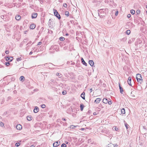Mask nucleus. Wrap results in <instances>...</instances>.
I'll return each instance as SVG.
<instances>
[{"label":"nucleus","instance_id":"nucleus-22","mask_svg":"<svg viewBox=\"0 0 147 147\" xmlns=\"http://www.w3.org/2000/svg\"><path fill=\"white\" fill-rule=\"evenodd\" d=\"M121 113L123 114H124L125 113V110L124 108L122 109L121 110Z\"/></svg>","mask_w":147,"mask_h":147},{"label":"nucleus","instance_id":"nucleus-53","mask_svg":"<svg viewBox=\"0 0 147 147\" xmlns=\"http://www.w3.org/2000/svg\"><path fill=\"white\" fill-rule=\"evenodd\" d=\"M33 53V52H32V51H31L30 53H29V55H32Z\"/></svg>","mask_w":147,"mask_h":147},{"label":"nucleus","instance_id":"nucleus-55","mask_svg":"<svg viewBox=\"0 0 147 147\" xmlns=\"http://www.w3.org/2000/svg\"><path fill=\"white\" fill-rule=\"evenodd\" d=\"M41 74H42V75H44V74H45V73H44V72H41Z\"/></svg>","mask_w":147,"mask_h":147},{"label":"nucleus","instance_id":"nucleus-39","mask_svg":"<svg viewBox=\"0 0 147 147\" xmlns=\"http://www.w3.org/2000/svg\"><path fill=\"white\" fill-rule=\"evenodd\" d=\"M22 60V58L21 57H20V58H17L16 60L17 61H21Z\"/></svg>","mask_w":147,"mask_h":147},{"label":"nucleus","instance_id":"nucleus-7","mask_svg":"<svg viewBox=\"0 0 147 147\" xmlns=\"http://www.w3.org/2000/svg\"><path fill=\"white\" fill-rule=\"evenodd\" d=\"M37 16V13H32V19L36 18Z\"/></svg>","mask_w":147,"mask_h":147},{"label":"nucleus","instance_id":"nucleus-12","mask_svg":"<svg viewBox=\"0 0 147 147\" xmlns=\"http://www.w3.org/2000/svg\"><path fill=\"white\" fill-rule=\"evenodd\" d=\"M119 88L120 92L121 94L123 93V90L121 85L119 84Z\"/></svg>","mask_w":147,"mask_h":147},{"label":"nucleus","instance_id":"nucleus-34","mask_svg":"<svg viewBox=\"0 0 147 147\" xmlns=\"http://www.w3.org/2000/svg\"><path fill=\"white\" fill-rule=\"evenodd\" d=\"M20 145V143H17L15 144V146L17 147L19 146Z\"/></svg>","mask_w":147,"mask_h":147},{"label":"nucleus","instance_id":"nucleus-40","mask_svg":"<svg viewBox=\"0 0 147 147\" xmlns=\"http://www.w3.org/2000/svg\"><path fill=\"white\" fill-rule=\"evenodd\" d=\"M140 10L138 9V10H137L136 11V13H137V14H139L140 13Z\"/></svg>","mask_w":147,"mask_h":147},{"label":"nucleus","instance_id":"nucleus-8","mask_svg":"<svg viewBox=\"0 0 147 147\" xmlns=\"http://www.w3.org/2000/svg\"><path fill=\"white\" fill-rule=\"evenodd\" d=\"M21 18L20 16L19 15H16L15 17V18L17 20H19Z\"/></svg>","mask_w":147,"mask_h":147},{"label":"nucleus","instance_id":"nucleus-15","mask_svg":"<svg viewBox=\"0 0 147 147\" xmlns=\"http://www.w3.org/2000/svg\"><path fill=\"white\" fill-rule=\"evenodd\" d=\"M35 26H36L35 24H32L30 25V28L31 29H33L35 28Z\"/></svg>","mask_w":147,"mask_h":147},{"label":"nucleus","instance_id":"nucleus-32","mask_svg":"<svg viewBox=\"0 0 147 147\" xmlns=\"http://www.w3.org/2000/svg\"><path fill=\"white\" fill-rule=\"evenodd\" d=\"M66 145L65 144H63L61 145V147H66Z\"/></svg>","mask_w":147,"mask_h":147},{"label":"nucleus","instance_id":"nucleus-52","mask_svg":"<svg viewBox=\"0 0 147 147\" xmlns=\"http://www.w3.org/2000/svg\"><path fill=\"white\" fill-rule=\"evenodd\" d=\"M62 120H63V121H66V119H65V118H63L62 119Z\"/></svg>","mask_w":147,"mask_h":147},{"label":"nucleus","instance_id":"nucleus-59","mask_svg":"<svg viewBox=\"0 0 147 147\" xmlns=\"http://www.w3.org/2000/svg\"><path fill=\"white\" fill-rule=\"evenodd\" d=\"M66 35V36H68L69 35V34L68 33H66V34H65Z\"/></svg>","mask_w":147,"mask_h":147},{"label":"nucleus","instance_id":"nucleus-60","mask_svg":"<svg viewBox=\"0 0 147 147\" xmlns=\"http://www.w3.org/2000/svg\"><path fill=\"white\" fill-rule=\"evenodd\" d=\"M92 88H91V89H90V92H91L92 91Z\"/></svg>","mask_w":147,"mask_h":147},{"label":"nucleus","instance_id":"nucleus-27","mask_svg":"<svg viewBox=\"0 0 147 147\" xmlns=\"http://www.w3.org/2000/svg\"><path fill=\"white\" fill-rule=\"evenodd\" d=\"M65 38L63 37H61L59 39L61 41H63L64 40Z\"/></svg>","mask_w":147,"mask_h":147},{"label":"nucleus","instance_id":"nucleus-1","mask_svg":"<svg viewBox=\"0 0 147 147\" xmlns=\"http://www.w3.org/2000/svg\"><path fill=\"white\" fill-rule=\"evenodd\" d=\"M136 78L137 81L141 84L143 82V79L141 75L140 74H138L136 75Z\"/></svg>","mask_w":147,"mask_h":147},{"label":"nucleus","instance_id":"nucleus-6","mask_svg":"<svg viewBox=\"0 0 147 147\" xmlns=\"http://www.w3.org/2000/svg\"><path fill=\"white\" fill-rule=\"evenodd\" d=\"M51 65H52V63H45L44 65H42V66L43 67L44 66H45L46 68H47L49 67Z\"/></svg>","mask_w":147,"mask_h":147},{"label":"nucleus","instance_id":"nucleus-26","mask_svg":"<svg viewBox=\"0 0 147 147\" xmlns=\"http://www.w3.org/2000/svg\"><path fill=\"white\" fill-rule=\"evenodd\" d=\"M130 11L131 13L133 15L135 13V11L133 9L131 10Z\"/></svg>","mask_w":147,"mask_h":147},{"label":"nucleus","instance_id":"nucleus-51","mask_svg":"<svg viewBox=\"0 0 147 147\" xmlns=\"http://www.w3.org/2000/svg\"><path fill=\"white\" fill-rule=\"evenodd\" d=\"M51 82H53V83L55 82V81L53 80H51Z\"/></svg>","mask_w":147,"mask_h":147},{"label":"nucleus","instance_id":"nucleus-45","mask_svg":"<svg viewBox=\"0 0 147 147\" xmlns=\"http://www.w3.org/2000/svg\"><path fill=\"white\" fill-rule=\"evenodd\" d=\"M118 11H116V13H115V15L116 16H117L118 15Z\"/></svg>","mask_w":147,"mask_h":147},{"label":"nucleus","instance_id":"nucleus-56","mask_svg":"<svg viewBox=\"0 0 147 147\" xmlns=\"http://www.w3.org/2000/svg\"><path fill=\"white\" fill-rule=\"evenodd\" d=\"M30 147H35V146L34 145H32Z\"/></svg>","mask_w":147,"mask_h":147},{"label":"nucleus","instance_id":"nucleus-35","mask_svg":"<svg viewBox=\"0 0 147 147\" xmlns=\"http://www.w3.org/2000/svg\"><path fill=\"white\" fill-rule=\"evenodd\" d=\"M41 107L42 108H44L46 107V106L44 104H43L41 105Z\"/></svg>","mask_w":147,"mask_h":147},{"label":"nucleus","instance_id":"nucleus-14","mask_svg":"<svg viewBox=\"0 0 147 147\" xmlns=\"http://www.w3.org/2000/svg\"><path fill=\"white\" fill-rule=\"evenodd\" d=\"M81 62L83 65H84L86 66H87V64L85 61L84 59L82 58L81 59Z\"/></svg>","mask_w":147,"mask_h":147},{"label":"nucleus","instance_id":"nucleus-62","mask_svg":"<svg viewBox=\"0 0 147 147\" xmlns=\"http://www.w3.org/2000/svg\"><path fill=\"white\" fill-rule=\"evenodd\" d=\"M115 130H117V128H115Z\"/></svg>","mask_w":147,"mask_h":147},{"label":"nucleus","instance_id":"nucleus-18","mask_svg":"<svg viewBox=\"0 0 147 147\" xmlns=\"http://www.w3.org/2000/svg\"><path fill=\"white\" fill-rule=\"evenodd\" d=\"M85 94V93L84 92H83L81 95V97L84 100L85 99V98L84 96V95Z\"/></svg>","mask_w":147,"mask_h":147},{"label":"nucleus","instance_id":"nucleus-50","mask_svg":"<svg viewBox=\"0 0 147 147\" xmlns=\"http://www.w3.org/2000/svg\"><path fill=\"white\" fill-rule=\"evenodd\" d=\"M11 80L12 81H14L15 80V78L13 77H12L11 78Z\"/></svg>","mask_w":147,"mask_h":147},{"label":"nucleus","instance_id":"nucleus-57","mask_svg":"<svg viewBox=\"0 0 147 147\" xmlns=\"http://www.w3.org/2000/svg\"><path fill=\"white\" fill-rule=\"evenodd\" d=\"M128 42L129 43H131V40H129Z\"/></svg>","mask_w":147,"mask_h":147},{"label":"nucleus","instance_id":"nucleus-37","mask_svg":"<svg viewBox=\"0 0 147 147\" xmlns=\"http://www.w3.org/2000/svg\"><path fill=\"white\" fill-rule=\"evenodd\" d=\"M10 63L9 62H6L5 64L7 66H8L10 65Z\"/></svg>","mask_w":147,"mask_h":147},{"label":"nucleus","instance_id":"nucleus-58","mask_svg":"<svg viewBox=\"0 0 147 147\" xmlns=\"http://www.w3.org/2000/svg\"><path fill=\"white\" fill-rule=\"evenodd\" d=\"M84 128H82L81 129L82 130H84Z\"/></svg>","mask_w":147,"mask_h":147},{"label":"nucleus","instance_id":"nucleus-11","mask_svg":"<svg viewBox=\"0 0 147 147\" xmlns=\"http://www.w3.org/2000/svg\"><path fill=\"white\" fill-rule=\"evenodd\" d=\"M101 100V99L100 98H96L94 101V102L96 104L98 103Z\"/></svg>","mask_w":147,"mask_h":147},{"label":"nucleus","instance_id":"nucleus-10","mask_svg":"<svg viewBox=\"0 0 147 147\" xmlns=\"http://www.w3.org/2000/svg\"><path fill=\"white\" fill-rule=\"evenodd\" d=\"M39 108L37 107H35L34 110V113H36L39 111Z\"/></svg>","mask_w":147,"mask_h":147},{"label":"nucleus","instance_id":"nucleus-36","mask_svg":"<svg viewBox=\"0 0 147 147\" xmlns=\"http://www.w3.org/2000/svg\"><path fill=\"white\" fill-rule=\"evenodd\" d=\"M63 6L64 7H65V8L67 7V4L66 3H64L63 4Z\"/></svg>","mask_w":147,"mask_h":147},{"label":"nucleus","instance_id":"nucleus-25","mask_svg":"<svg viewBox=\"0 0 147 147\" xmlns=\"http://www.w3.org/2000/svg\"><path fill=\"white\" fill-rule=\"evenodd\" d=\"M77 127V126H75L74 125H71L70 126V127L72 129H74L76 127Z\"/></svg>","mask_w":147,"mask_h":147},{"label":"nucleus","instance_id":"nucleus-30","mask_svg":"<svg viewBox=\"0 0 147 147\" xmlns=\"http://www.w3.org/2000/svg\"><path fill=\"white\" fill-rule=\"evenodd\" d=\"M28 40V39L27 38H26L24 40L23 42L24 43H26Z\"/></svg>","mask_w":147,"mask_h":147},{"label":"nucleus","instance_id":"nucleus-21","mask_svg":"<svg viewBox=\"0 0 147 147\" xmlns=\"http://www.w3.org/2000/svg\"><path fill=\"white\" fill-rule=\"evenodd\" d=\"M27 118L28 121H31L32 120V117L29 116H27Z\"/></svg>","mask_w":147,"mask_h":147},{"label":"nucleus","instance_id":"nucleus-48","mask_svg":"<svg viewBox=\"0 0 147 147\" xmlns=\"http://www.w3.org/2000/svg\"><path fill=\"white\" fill-rule=\"evenodd\" d=\"M11 99V97L10 96H9L7 98L8 100H10Z\"/></svg>","mask_w":147,"mask_h":147},{"label":"nucleus","instance_id":"nucleus-38","mask_svg":"<svg viewBox=\"0 0 147 147\" xmlns=\"http://www.w3.org/2000/svg\"><path fill=\"white\" fill-rule=\"evenodd\" d=\"M66 93L67 92L65 91H63L62 92V94L63 95L65 94H66Z\"/></svg>","mask_w":147,"mask_h":147},{"label":"nucleus","instance_id":"nucleus-61","mask_svg":"<svg viewBox=\"0 0 147 147\" xmlns=\"http://www.w3.org/2000/svg\"><path fill=\"white\" fill-rule=\"evenodd\" d=\"M51 20V19H50L49 20V24H50V22H50Z\"/></svg>","mask_w":147,"mask_h":147},{"label":"nucleus","instance_id":"nucleus-20","mask_svg":"<svg viewBox=\"0 0 147 147\" xmlns=\"http://www.w3.org/2000/svg\"><path fill=\"white\" fill-rule=\"evenodd\" d=\"M84 107V105H83V104H80V110L81 111H83Z\"/></svg>","mask_w":147,"mask_h":147},{"label":"nucleus","instance_id":"nucleus-64","mask_svg":"<svg viewBox=\"0 0 147 147\" xmlns=\"http://www.w3.org/2000/svg\"><path fill=\"white\" fill-rule=\"evenodd\" d=\"M39 1H42L41 0H38Z\"/></svg>","mask_w":147,"mask_h":147},{"label":"nucleus","instance_id":"nucleus-49","mask_svg":"<svg viewBox=\"0 0 147 147\" xmlns=\"http://www.w3.org/2000/svg\"><path fill=\"white\" fill-rule=\"evenodd\" d=\"M32 42L31 41H30L27 44H26V45H28V44H30V43H31Z\"/></svg>","mask_w":147,"mask_h":147},{"label":"nucleus","instance_id":"nucleus-2","mask_svg":"<svg viewBox=\"0 0 147 147\" xmlns=\"http://www.w3.org/2000/svg\"><path fill=\"white\" fill-rule=\"evenodd\" d=\"M98 11V15L100 18H102L103 16H105V13L104 12V9H101Z\"/></svg>","mask_w":147,"mask_h":147},{"label":"nucleus","instance_id":"nucleus-3","mask_svg":"<svg viewBox=\"0 0 147 147\" xmlns=\"http://www.w3.org/2000/svg\"><path fill=\"white\" fill-rule=\"evenodd\" d=\"M53 11L54 15L58 19L60 20L61 18V16L60 14L58 13L56 9H54Z\"/></svg>","mask_w":147,"mask_h":147},{"label":"nucleus","instance_id":"nucleus-31","mask_svg":"<svg viewBox=\"0 0 147 147\" xmlns=\"http://www.w3.org/2000/svg\"><path fill=\"white\" fill-rule=\"evenodd\" d=\"M56 75L57 76H59V78H61V76H60L61 75V74H60V73H57L56 74Z\"/></svg>","mask_w":147,"mask_h":147},{"label":"nucleus","instance_id":"nucleus-9","mask_svg":"<svg viewBox=\"0 0 147 147\" xmlns=\"http://www.w3.org/2000/svg\"><path fill=\"white\" fill-rule=\"evenodd\" d=\"M131 77H129L128 78V81H127V82H128V84L130 86H131Z\"/></svg>","mask_w":147,"mask_h":147},{"label":"nucleus","instance_id":"nucleus-44","mask_svg":"<svg viewBox=\"0 0 147 147\" xmlns=\"http://www.w3.org/2000/svg\"><path fill=\"white\" fill-rule=\"evenodd\" d=\"M108 103L109 105H111L112 103V102L111 101H108Z\"/></svg>","mask_w":147,"mask_h":147},{"label":"nucleus","instance_id":"nucleus-29","mask_svg":"<svg viewBox=\"0 0 147 147\" xmlns=\"http://www.w3.org/2000/svg\"><path fill=\"white\" fill-rule=\"evenodd\" d=\"M13 59L8 58V59H6V60L7 61H11Z\"/></svg>","mask_w":147,"mask_h":147},{"label":"nucleus","instance_id":"nucleus-54","mask_svg":"<svg viewBox=\"0 0 147 147\" xmlns=\"http://www.w3.org/2000/svg\"><path fill=\"white\" fill-rule=\"evenodd\" d=\"M93 114L94 115H96V112H94L93 113Z\"/></svg>","mask_w":147,"mask_h":147},{"label":"nucleus","instance_id":"nucleus-13","mask_svg":"<svg viewBox=\"0 0 147 147\" xmlns=\"http://www.w3.org/2000/svg\"><path fill=\"white\" fill-rule=\"evenodd\" d=\"M89 63L91 66H93L94 65V61L92 60H89Z\"/></svg>","mask_w":147,"mask_h":147},{"label":"nucleus","instance_id":"nucleus-47","mask_svg":"<svg viewBox=\"0 0 147 147\" xmlns=\"http://www.w3.org/2000/svg\"><path fill=\"white\" fill-rule=\"evenodd\" d=\"M72 115L74 117H75V116L76 115V114L75 113H73L72 114Z\"/></svg>","mask_w":147,"mask_h":147},{"label":"nucleus","instance_id":"nucleus-5","mask_svg":"<svg viewBox=\"0 0 147 147\" xmlns=\"http://www.w3.org/2000/svg\"><path fill=\"white\" fill-rule=\"evenodd\" d=\"M16 128L18 130H20L22 128V125L20 124H18L16 126Z\"/></svg>","mask_w":147,"mask_h":147},{"label":"nucleus","instance_id":"nucleus-24","mask_svg":"<svg viewBox=\"0 0 147 147\" xmlns=\"http://www.w3.org/2000/svg\"><path fill=\"white\" fill-rule=\"evenodd\" d=\"M126 33L127 34L129 35L130 33V31L129 30H128L126 31Z\"/></svg>","mask_w":147,"mask_h":147},{"label":"nucleus","instance_id":"nucleus-17","mask_svg":"<svg viewBox=\"0 0 147 147\" xmlns=\"http://www.w3.org/2000/svg\"><path fill=\"white\" fill-rule=\"evenodd\" d=\"M20 81L23 82L25 80V78L23 76H21L20 77Z\"/></svg>","mask_w":147,"mask_h":147},{"label":"nucleus","instance_id":"nucleus-63","mask_svg":"<svg viewBox=\"0 0 147 147\" xmlns=\"http://www.w3.org/2000/svg\"><path fill=\"white\" fill-rule=\"evenodd\" d=\"M66 144H68V142H66Z\"/></svg>","mask_w":147,"mask_h":147},{"label":"nucleus","instance_id":"nucleus-28","mask_svg":"<svg viewBox=\"0 0 147 147\" xmlns=\"http://www.w3.org/2000/svg\"><path fill=\"white\" fill-rule=\"evenodd\" d=\"M6 16H7L6 15H1V17L2 19H3L4 18L6 17Z\"/></svg>","mask_w":147,"mask_h":147},{"label":"nucleus","instance_id":"nucleus-46","mask_svg":"<svg viewBox=\"0 0 147 147\" xmlns=\"http://www.w3.org/2000/svg\"><path fill=\"white\" fill-rule=\"evenodd\" d=\"M69 22H70L72 24L74 22V20H70L69 21Z\"/></svg>","mask_w":147,"mask_h":147},{"label":"nucleus","instance_id":"nucleus-16","mask_svg":"<svg viewBox=\"0 0 147 147\" xmlns=\"http://www.w3.org/2000/svg\"><path fill=\"white\" fill-rule=\"evenodd\" d=\"M105 104H107L108 102V100L106 98H104L102 101Z\"/></svg>","mask_w":147,"mask_h":147},{"label":"nucleus","instance_id":"nucleus-42","mask_svg":"<svg viewBox=\"0 0 147 147\" xmlns=\"http://www.w3.org/2000/svg\"><path fill=\"white\" fill-rule=\"evenodd\" d=\"M131 14H128V15H127V17L128 18H129L130 17H131Z\"/></svg>","mask_w":147,"mask_h":147},{"label":"nucleus","instance_id":"nucleus-23","mask_svg":"<svg viewBox=\"0 0 147 147\" xmlns=\"http://www.w3.org/2000/svg\"><path fill=\"white\" fill-rule=\"evenodd\" d=\"M65 14L67 16H68L69 15V13L68 11H65Z\"/></svg>","mask_w":147,"mask_h":147},{"label":"nucleus","instance_id":"nucleus-33","mask_svg":"<svg viewBox=\"0 0 147 147\" xmlns=\"http://www.w3.org/2000/svg\"><path fill=\"white\" fill-rule=\"evenodd\" d=\"M4 124L3 122H0V125L1 126L3 127L4 126Z\"/></svg>","mask_w":147,"mask_h":147},{"label":"nucleus","instance_id":"nucleus-4","mask_svg":"<svg viewBox=\"0 0 147 147\" xmlns=\"http://www.w3.org/2000/svg\"><path fill=\"white\" fill-rule=\"evenodd\" d=\"M60 144V142L57 141L56 142L54 143L53 144V145L54 147H57Z\"/></svg>","mask_w":147,"mask_h":147},{"label":"nucleus","instance_id":"nucleus-43","mask_svg":"<svg viewBox=\"0 0 147 147\" xmlns=\"http://www.w3.org/2000/svg\"><path fill=\"white\" fill-rule=\"evenodd\" d=\"M42 42H40L38 43L37 45H40L42 44Z\"/></svg>","mask_w":147,"mask_h":147},{"label":"nucleus","instance_id":"nucleus-19","mask_svg":"<svg viewBox=\"0 0 147 147\" xmlns=\"http://www.w3.org/2000/svg\"><path fill=\"white\" fill-rule=\"evenodd\" d=\"M125 125L127 129L129 127V125L125 122V121H124Z\"/></svg>","mask_w":147,"mask_h":147},{"label":"nucleus","instance_id":"nucleus-41","mask_svg":"<svg viewBox=\"0 0 147 147\" xmlns=\"http://www.w3.org/2000/svg\"><path fill=\"white\" fill-rule=\"evenodd\" d=\"M9 51L8 50H6L5 51V53L6 54H8L9 53Z\"/></svg>","mask_w":147,"mask_h":147}]
</instances>
